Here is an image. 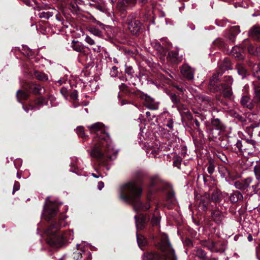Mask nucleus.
Returning a JSON list of instances; mask_svg holds the SVG:
<instances>
[{"instance_id":"4c0bfd02","label":"nucleus","mask_w":260,"mask_h":260,"mask_svg":"<svg viewBox=\"0 0 260 260\" xmlns=\"http://www.w3.org/2000/svg\"><path fill=\"white\" fill-rule=\"evenodd\" d=\"M211 124L213 126L212 127H219V128L222 129V124L218 118H213L211 120Z\"/></svg>"},{"instance_id":"a211bd4d","label":"nucleus","mask_w":260,"mask_h":260,"mask_svg":"<svg viewBox=\"0 0 260 260\" xmlns=\"http://www.w3.org/2000/svg\"><path fill=\"white\" fill-rule=\"evenodd\" d=\"M243 51V48L238 46H235L232 48L231 54L237 60H242L244 58Z\"/></svg>"},{"instance_id":"37998d69","label":"nucleus","mask_w":260,"mask_h":260,"mask_svg":"<svg viewBox=\"0 0 260 260\" xmlns=\"http://www.w3.org/2000/svg\"><path fill=\"white\" fill-rule=\"evenodd\" d=\"M215 165L213 161L210 160L207 167V171L209 174H212L215 171Z\"/></svg>"},{"instance_id":"6e6552de","label":"nucleus","mask_w":260,"mask_h":260,"mask_svg":"<svg viewBox=\"0 0 260 260\" xmlns=\"http://www.w3.org/2000/svg\"><path fill=\"white\" fill-rule=\"evenodd\" d=\"M127 24L128 29L133 35H137L139 32L141 23L138 19H136L135 14H132L128 16Z\"/></svg>"},{"instance_id":"603ef678","label":"nucleus","mask_w":260,"mask_h":260,"mask_svg":"<svg viewBox=\"0 0 260 260\" xmlns=\"http://www.w3.org/2000/svg\"><path fill=\"white\" fill-rule=\"evenodd\" d=\"M125 72L129 75H132L134 73L133 68L131 66L127 65H125Z\"/></svg>"},{"instance_id":"6ab92c4d","label":"nucleus","mask_w":260,"mask_h":260,"mask_svg":"<svg viewBox=\"0 0 260 260\" xmlns=\"http://www.w3.org/2000/svg\"><path fill=\"white\" fill-rule=\"evenodd\" d=\"M168 60L175 64H178L182 61V57L179 56L178 51H171L169 52Z\"/></svg>"},{"instance_id":"f257e3e1","label":"nucleus","mask_w":260,"mask_h":260,"mask_svg":"<svg viewBox=\"0 0 260 260\" xmlns=\"http://www.w3.org/2000/svg\"><path fill=\"white\" fill-rule=\"evenodd\" d=\"M91 133H95L93 145L90 151L87 149L91 157L98 159L107 157L111 160L115 159L117 150L113 147L111 139L108 133H106L104 124L101 122H96L87 126Z\"/></svg>"},{"instance_id":"dca6fc26","label":"nucleus","mask_w":260,"mask_h":260,"mask_svg":"<svg viewBox=\"0 0 260 260\" xmlns=\"http://www.w3.org/2000/svg\"><path fill=\"white\" fill-rule=\"evenodd\" d=\"M221 129L219 127H211L208 131V138L212 141L216 142L220 138Z\"/></svg>"},{"instance_id":"5fc2aeb1","label":"nucleus","mask_w":260,"mask_h":260,"mask_svg":"<svg viewBox=\"0 0 260 260\" xmlns=\"http://www.w3.org/2000/svg\"><path fill=\"white\" fill-rule=\"evenodd\" d=\"M20 188V184L17 181H15L14 186H13V194H14V193L18 191Z\"/></svg>"},{"instance_id":"a878e982","label":"nucleus","mask_w":260,"mask_h":260,"mask_svg":"<svg viewBox=\"0 0 260 260\" xmlns=\"http://www.w3.org/2000/svg\"><path fill=\"white\" fill-rule=\"evenodd\" d=\"M35 77L41 81H46L48 80V76L45 73L40 71H35L34 73Z\"/></svg>"},{"instance_id":"69168bd1","label":"nucleus","mask_w":260,"mask_h":260,"mask_svg":"<svg viewBox=\"0 0 260 260\" xmlns=\"http://www.w3.org/2000/svg\"><path fill=\"white\" fill-rule=\"evenodd\" d=\"M104 187V183L103 182H99L98 184V187L99 190H101Z\"/></svg>"},{"instance_id":"393cba45","label":"nucleus","mask_w":260,"mask_h":260,"mask_svg":"<svg viewBox=\"0 0 260 260\" xmlns=\"http://www.w3.org/2000/svg\"><path fill=\"white\" fill-rule=\"evenodd\" d=\"M243 195L239 191H234L230 196V199L232 203H236L243 199Z\"/></svg>"},{"instance_id":"9d476101","label":"nucleus","mask_w":260,"mask_h":260,"mask_svg":"<svg viewBox=\"0 0 260 260\" xmlns=\"http://www.w3.org/2000/svg\"><path fill=\"white\" fill-rule=\"evenodd\" d=\"M248 90V86L245 85L243 89L244 94L241 97L240 103L244 107L251 110L254 107L256 103L253 98L251 99L247 95Z\"/></svg>"},{"instance_id":"f3484780","label":"nucleus","mask_w":260,"mask_h":260,"mask_svg":"<svg viewBox=\"0 0 260 260\" xmlns=\"http://www.w3.org/2000/svg\"><path fill=\"white\" fill-rule=\"evenodd\" d=\"M252 182V179L248 177L245 179L236 181L234 183L235 187L240 190H244L249 187Z\"/></svg>"},{"instance_id":"bb28decb","label":"nucleus","mask_w":260,"mask_h":260,"mask_svg":"<svg viewBox=\"0 0 260 260\" xmlns=\"http://www.w3.org/2000/svg\"><path fill=\"white\" fill-rule=\"evenodd\" d=\"M16 96L19 102L20 100H25L29 96V92L28 91H24L21 90L17 91Z\"/></svg>"},{"instance_id":"cd10ccee","label":"nucleus","mask_w":260,"mask_h":260,"mask_svg":"<svg viewBox=\"0 0 260 260\" xmlns=\"http://www.w3.org/2000/svg\"><path fill=\"white\" fill-rule=\"evenodd\" d=\"M234 151L236 153H243V143L240 140H237L236 143L232 147Z\"/></svg>"},{"instance_id":"7ed1b4c3","label":"nucleus","mask_w":260,"mask_h":260,"mask_svg":"<svg viewBox=\"0 0 260 260\" xmlns=\"http://www.w3.org/2000/svg\"><path fill=\"white\" fill-rule=\"evenodd\" d=\"M142 190L136 181H129L121 185L118 190L120 201L132 205L137 210H148L150 208L149 203L144 204L141 201Z\"/></svg>"},{"instance_id":"8fccbe9b","label":"nucleus","mask_w":260,"mask_h":260,"mask_svg":"<svg viewBox=\"0 0 260 260\" xmlns=\"http://www.w3.org/2000/svg\"><path fill=\"white\" fill-rule=\"evenodd\" d=\"M170 98L172 102L174 104H177L180 102V98L175 93H171Z\"/></svg>"},{"instance_id":"aec40b11","label":"nucleus","mask_w":260,"mask_h":260,"mask_svg":"<svg viewBox=\"0 0 260 260\" xmlns=\"http://www.w3.org/2000/svg\"><path fill=\"white\" fill-rule=\"evenodd\" d=\"M252 98L256 104H260V84L253 82Z\"/></svg>"},{"instance_id":"e433bc0d","label":"nucleus","mask_w":260,"mask_h":260,"mask_svg":"<svg viewBox=\"0 0 260 260\" xmlns=\"http://www.w3.org/2000/svg\"><path fill=\"white\" fill-rule=\"evenodd\" d=\"M206 244H204L205 246H206L211 251H216L217 249L216 248V244L212 241H206Z\"/></svg>"},{"instance_id":"20e7f679","label":"nucleus","mask_w":260,"mask_h":260,"mask_svg":"<svg viewBox=\"0 0 260 260\" xmlns=\"http://www.w3.org/2000/svg\"><path fill=\"white\" fill-rule=\"evenodd\" d=\"M159 247L162 251L161 255L157 253L150 252L143 256V260H177L168 237L166 234H162L161 237V241L159 243Z\"/></svg>"},{"instance_id":"e2e57ef3","label":"nucleus","mask_w":260,"mask_h":260,"mask_svg":"<svg viewBox=\"0 0 260 260\" xmlns=\"http://www.w3.org/2000/svg\"><path fill=\"white\" fill-rule=\"evenodd\" d=\"M254 53V55L260 56V47H256Z\"/></svg>"},{"instance_id":"423d86ee","label":"nucleus","mask_w":260,"mask_h":260,"mask_svg":"<svg viewBox=\"0 0 260 260\" xmlns=\"http://www.w3.org/2000/svg\"><path fill=\"white\" fill-rule=\"evenodd\" d=\"M224 81L226 83H220L213 84L212 80L210 81V85L213 86L215 91H219L221 93L225 98H230L232 94L231 85L233 82V79L231 76H225Z\"/></svg>"},{"instance_id":"0e129e2a","label":"nucleus","mask_w":260,"mask_h":260,"mask_svg":"<svg viewBox=\"0 0 260 260\" xmlns=\"http://www.w3.org/2000/svg\"><path fill=\"white\" fill-rule=\"evenodd\" d=\"M150 150H149L147 152V155H149V156H152V157H155L156 156V153L155 151H154L153 150H151V153H149V151Z\"/></svg>"},{"instance_id":"6e6d98bb","label":"nucleus","mask_w":260,"mask_h":260,"mask_svg":"<svg viewBox=\"0 0 260 260\" xmlns=\"http://www.w3.org/2000/svg\"><path fill=\"white\" fill-rule=\"evenodd\" d=\"M23 109L25 112L28 113L29 110H35L36 108L34 106H32L31 105H29L28 106H26L25 107L23 106Z\"/></svg>"},{"instance_id":"13d9d810","label":"nucleus","mask_w":260,"mask_h":260,"mask_svg":"<svg viewBox=\"0 0 260 260\" xmlns=\"http://www.w3.org/2000/svg\"><path fill=\"white\" fill-rule=\"evenodd\" d=\"M255 48L254 46H253L252 45H249L248 47V51L249 52V53L251 54H252V55H254V51L255 50Z\"/></svg>"},{"instance_id":"79ce46f5","label":"nucleus","mask_w":260,"mask_h":260,"mask_svg":"<svg viewBox=\"0 0 260 260\" xmlns=\"http://www.w3.org/2000/svg\"><path fill=\"white\" fill-rule=\"evenodd\" d=\"M76 133L79 137L82 138H86V136L85 134L84 129L83 126L78 127L76 129Z\"/></svg>"},{"instance_id":"49530a36","label":"nucleus","mask_w":260,"mask_h":260,"mask_svg":"<svg viewBox=\"0 0 260 260\" xmlns=\"http://www.w3.org/2000/svg\"><path fill=\"white\" fill-rule=\"evenodd\" d=\"M196 255L201 258H204L206 257V253L202 249H198L196 251Z\"/></svg>"},{"instance_id":"b1692460","label":"nucleus","mask_w":260,"mask_h":260,"mask_svg":"<svg viewBox=\"0 0 260 260\" xmlns=\"http://www.w3.org/2000/svg\"><path fill=\"white\" fill-rule=\"evenodd\" d=\"M71 47L77 52L82 53L84 51L83 45L78 41L73 40L71 44Z\"/></svg>"},{"instance_id":"ddd939ff","label":"nucleus","mask_w":260,"mask_h":260,"mask_svg":"<svg viewBox=\"0 0 260 260\" xmlns=\"http://www.w3.org/2000/svg\"><path fill=\"white\" fill-rule=\"evenodd\" d=\"M181 73L182 76L188 80H191L194 78V70L188 64H184L180 68Z\"/></svg>"},{"instance_id":"473e14b6","label":"nucleus","mask_w":260,"mask_h":260,"mask_svg":"<svg viewBox=\"0 0 260 260\" xmlns=\"http://www.w3.org/2000/svg\"><path fill=\"white\" fill-rule=\"evenodd\" d=\"M221 196L222 195L220 191L216 190L212 192L211 198L212 201H213L215 203H217L220 202V200L221 198Z\"/></svg>"},{"instance_id":"c756f323","label":"nucleus","mask_w":260,"mask_h":260,"mask_svg":"<svg viewBox=\"0 0 260 260\" xmlns=\"http://www.w3.org/2000/svg\"><path fill=\"white\" fill-rule=\"evenodd\" d=\"M219 173L222 178H226L230 176L229 170L224 166H220L218 168Z\"/></svg>"},{"instance_id":"ea45409f","label":"nucleus","mask_w":260,"mask_h":260,"mask_svg":"<svg viewBox=\"0 0 260 260\" xmlns=\"http://www.w3.org/2000/svg\"><path fill=\"white\" fill-rule=\"evenodd\" d=\"M160 218L158 215H153L151 220V223L153 226H156L159 224Z\"/></svg>"},{"instance_id":"2eb2a0df","label":"nucleus","mask_w":260,"mask_h":260,"mask_svg":"<svg viewBox=\"0 0 260 260\" xmlns=\"http://www.w3.org/2000/svg\"><path fill=\"white\" fill-rule=\"evenodd\" d=\"M144 99L145 102L146 107L150 110H157L159 108V103L156 102L154 99L148 95H145Z\"/></svg>"},{"instance_id":"052dcab7","label":"nucleus","mask_w":260,"mask_h":260,"mask_svg":"<svg viewBox=\"0 0 260 260\" xmlns=\"http://www.w3.org/2000/svg\"><path fill=\"white\" fill-rule=\"evenodd\" d=\"M166 125L170 128V129H172L173 128V121L172 119H169L167 120V123L166 124Z\"/></svg>"},{"instance_id":"72a5a7b5","label":"nucleus","mask_w":260,"mask_h":260,"mask_svg":"<svg viewBox=\"0 0 260 260\" xmlns=\"http://www.w3.org/2000/svg\"><path fill=\"white\" fill-rule=\"evenodd\" d=\"M209 197L208 195H206V197H202L200 200L199 203V207L200 209H199V210H201L203 211H205L208 209L207 208V204H206L204 202V198H207Z\"/></svg>"},{"instance_id":"774afa93","label":"nucleus","mask_w":260,"mask_h":260,"mask_svg":"<svg viewBox=\"0 0 260 260\" xmlns=\"http://www.w3.org/2000/svg\"><path fill=\"white\" fill-rule=\"evenodd\" d=\"M175 87L178 89L179 91H180L181 92H183L185 90V89L182 87H180L179 86H175Z\"/></svg>"},{"instance_id":"1a4fd4ad","label":"nucleus","mask_w":260,"mask_h":260,"mask_svg":"<svg viewBox=\"0 0 260 260\" xmlns=\"http://www.w3.org/2000/svg\"><path fill=\"white\" fill-rule=\"evenodd\" d=\"M142 3H145L148 0H139ZM136 3V0H119L117 5L116 9L119 13L124 15L126 12L128 7L134 6Z\"/></svg>"},{"instance_id":"f8f14e48","label":"nucleus","mask_w":260,"mask_h":260,"mask_svg":"<svg viewBox=\"0 0 260 260\" xmlns=\"http://www.w3.org/2000/svg\"><path fill=\"white\" fill-rule=\"evenodd\" d=\"M256 142L252 139H246L243 143V154L244 153L247 154L252 153L255 149Z\"/></svg>"},{"instance_id":"2f4dec72","label":"nucleus","mask_w":260,"mask_h":260,"mask_svg":"<svg viewBox=\"0 0 260 260\" xmlns=\"http://www.w3.org/2000/svg\"><path fill=\"white\" fill-rule=\"evenodd\" d=\"M104 30L100 29L98 26H94L90 28V32L95 36L103 38Z\"/></svg>"},{"instance_id":"3c124183","label":"nucleus","mask_w":260,"mask_h":260,"mask_svg":"<svg viewBox=\"0 0 260 260\" xmlns=\"http://www.w3.org/2000/svg\"><path fill=\"white\" fill-rule=\"evenodd\" d=\"M254 172L257 179H260V166H255L254 168Z\"/></svg>"},{"instance_id":"9b49d317","label":"nucleus","mask_w":260,"mask_h":260,"mask_svg":"<svg viewBox=\"0 0 260 260\" xmlns=\"http://www.w3.org/2000/svg\"><path fill=\"white\" fill-rule=\"evenodd\" d=\"M136 225L137 229L142 230L144 228L145 224L148 222L149 217L146 214L140 213L135 216Z\"/></svg>"},{"instance_id":"4d7b16f0","label":"nucleus","mask_w":260,"mask_h":260,"mask_svg":"<svg viewBox=\"0 0 260 260\" xmlns=\"http://www.w3.org/2000/svg\"><path fill=\"white\" fill-rule=\"evenodd\" d=\"M119 88L120 89V90L121 91H123V92H127L128 91V89H127V86L124 84V83H121L119 86Z\"/></svg>"},{"instance_id":"c9c22d12","label":"nucleus","mask_w":260,"mask_h":260,"mask_svg":"<svg viewBox=\"0 0 260 260\" xmlns=\"http://www.w3.org/2000/svg\"><path fill=\"white\" fill-rule=\"evenodd\" d=\"M137 242L139 246L142 248V247L145 245L146 243V240L145 238L141 235H137Z\"/></svg>"},{"instance_id":"4468645a","label":"nucleus","mask_w":260,"mask_h":260,"mask_svg":"<svg viewBox=\"0 0 260 260\" xmlns=\"http://www.w3.org/2000/svg\"><path fill=\"white\" fill-rule=\"evenodd\" d=\"M58 204L55 200H51L50 197H48L46 199L44 205L46 211H56L59 210Z\"/></svg>"},{"instance_id":"412c9836","label":"nucleus","mask_w":260,"mask_h":260,"mask_svg":"<svg viewBox=\"0 0 260 260\" xmlns=\"http://www.w3.org/2000/svg\"><path fill=\"white\" fill-rule=\"evenodd\" d=\"M27 87L31 90L32 93L35 94H41L45 91L43 87L41 85L34 83H28Z\"/></svg>"},{"instance_id":"f704fd0d","label":"nucleus","mask_w":260,"mask_h":260,"mask_svg":"<svg viewBox=\"0 0 260 260\" xmlns=\"http://www.w3.org/2000/svg\"><path fill=\"white\" fill-rule=\"evenodd\" d=\"M222 70H228L231 69V62L228 58L224 59L220 65Z\"/></svg>"},{"instance_id":"7c9ffc66","label":"nucleus","mask_w":260,"mask_h":260,"mask_svg":"<svg viewBox=\"0 0 260 260\" xmlns=\"http://www.w3.org/2000/svg\"><path fill=\"white\" fill-rule=\"evenodd\" d=\"M237 69L238 74L242 76V79L245 77L247 75V71L243 64L241 63L237 64Z\"/></svg>"},{"instance_id":"0eeeda50","label":"nucleus","mask_w":260,"mask_h":260,"mask_svg":"<svg viewBox=\"0 0 260 260\" xmlns=\"http://www.w3.org/2000/svg\"><path fill=\"white\" fill-rule=\"evenodd\" d=\"M77 248L80 251L74 253V258L75 260H82L83 258L84 259H86V260H90L91 259L90 253L89 251L86 252V251L88 250V249L93 250V247L83 242L80 244H77Z\"/></svg>"},{"instance_id":"c03bdc74","label":"nucleus","mask_w":260,"mask_h":260,"mask_svg":"<svg viewBox=\"0 0 260 260\" xmlns=\"http://www.w3.org/2000/svg\"><path fill=\"white\" fill-rule=\"evenodd\" d=\"M237 35L234 34L229 30V32L226 34L225 37L232 43H234L236 40Z\"/></svg>"},{"instance_id":"de8ad7c7","label":"nucleus","mask_w":260,"mask_h":260,"mask_svg":"<svg viewBox=\"0 0 260 260\" xmlns=\"http://www.w3.org/2000/svg\"><path fill=\"white\" fill-rule=\"evenodd\" d=\"M229 31L234 34L237 35L240 32V26L239 25L232 26L230 29Z\"/></svg>"},{"instance_id":"c85d7f7f","label":"nucleus","mask_w":260,"mask_h":260,"mask_svg":"<svg viewBox=\"0 0 260 260\" xmlns=\"http://www.w3.org/2000/svg\"><path fill=\"white\" fill-rule=\"evenodd\" d=\"M47 101L44 97H40L35 101V107L36 109L39 110L44 105L47 104Z\"/></svg>"},{"instance_id":"680f3d73","label":"nucleus","mask_w":260,"mask_h":260,"mask_svg":"<svg viewBox=\"0 0 260 260\" xmlns=\"http://www.w3.org/2000/svg\"><path fill=\"white\" fill-rule=\"evenodd\" d=\"M60 92L64 96H67V89L66 88H61L60 89Z\"/></svg>"},{"instance_id":"f03ea898","label":"nucleus","mask_w":260,"mask_h":260,"mask_svg":"<svg viewBox=\"0 0 260 260\" xmlns=\"http://www.w3.org/2000/svg\"><path fill=\"white\" fill-rule=\"evenodd\" d=\"M51 221L53 223L49 226L48 229L45 231L46 235V241L48 245L53 247H59L66 242H69L73 239L74 234L73 231L68 230L64 233L59 231V229L67 224L65 220V216L61 214L57 217L56 221V212H43L42 218Z\"/></svg>"},{"instance_id":"a19ab883","label":"nucleus","mask_w":260,"mask_h":260,"mask_svg":"<svg viewBox=\"0 0 260 260\" xmlns=\"http://www.w3.org/2000/svg\"><path fill=\"white\" fill-rule=\"evenodd\" d=\"M151 44L154 48L159 52H161L163 50V47L156 41H153L151 42Z\"/></svg>"},{"instance_id":"338daca9","label":"nucleus","mask_w":260,"mask_h":260,"mask_svg":"<svg viewBox=\"0 0 260 260\" xmlns=\"http://www.w3.org/2000/svg\"><path fill=\"white\" fill-rule=\"evenodd\" d=\"M102 47L101 46H98L96 48H93V50L95 52H100L101 51Z\"/></svg>"},{"instance_id":"5701e85b","label":"nucleus","mask_w":260,"mask_h":260,"mask_svg":"<svg viewBox=\"0 0 260 260\" xmlns=\"http://www.w3.org/2000/svg\"><path fill=\"white\" fill-rule=\"evenodd\" d=\"M248 63L251 68L253 77L260 81V76L258 74V72H260V64L253 63L251 61H249Z\"/></svg>"},{"instance_id":"a18cd8bd","label":"nucleus","mask_w":260,"mask_h":260,"mask_svg":"<svg viewBox=\"0 0 260 260\" xmlns=\"http://www.w3.org/2000/svg\"><path fill=\"white\" fill-rule=\"evenodd\" d=\"M220 212H212L211 214V218L212 220H214L216 222H219L220 221Z\"/></svg>"},{"instance_id":"bf43d9fd","label":"nucleus","mask_w":260,"mask_h":260,"mask_svg":"<svg viewBox=\"0 0 260 260\" xmlns=\"http://www.w3.org/2000/svg\"><path fill=\"white\" fill-rule=\"evenodd\" d=\"M215 45L218 46L219 47H221L223 45V42L221 39H217L215 40L213 42Z\"/></svg>"},{"instance_id":"864d4df0","label":"nucleus","mask_w":260,"mask_h":260,"mask_svg":"<svg viewBox=\"0 0 260 260\" xmlns=\"http://www.w3.org/2000/svg\"><path fill=\"white\" fill-rule=\"evenodd\" d=\"M85 42L90 45H93L95 44L94 41L90 37L87 36L85 39Z\"/></svg>"},{"instance_id":"4be33fe9","label":"nucleus","mask_w":260,"mask_h":260,"mask_svg":"<svg viewBox=\"0 0 260 260\" xmlns=\"http://www.w3.org/2000/svg\"><path fill=\"white\" fill-rule=\"evenodd\" d=\"M249 36L254 40H258L260 39V26H253L248 32Z\"/></svg>"},{"instance_id":"39448f33","label":"nucleus","mask_w":260,"mask_h":260,"mask_svg":"<svg viewBox=\"0 0 260 260\" xmlns=\"http://www.w3.org/2000/svg\"><path fill=\"white\" fill-rule=\"evenodd\" d=\"M161 186H164V190L167 191L166 203L164 204L163 210H173L174 207L176 206L177 203L174 190L171 186L169 184H165L160 182L157 179L152 180L150 187L151 190L154 189H158Z\"/></svg>"},{"instance_id":"09e8293b","label":"nucleus","mask_w":260,"mask_h":260,"mask_svg":"<svg viewBox=\"0 0 260 260\" xmlns=\"http://www.w3.org/2000/svg\"><path fill=\"white\" fill-rule=\"evenodd\" d=\"M40 18L48 19L52 16V14L49 12H42L39 13Z\"/></svg>"},{"instance_id":"58836bf2","label":"nucleus","mask_w":260,"mask_h":260,"mask_svg":"<svg viewBox=\"0 0 260 260\" xmlns=\"http://www.w3.org/2000/svg\"><path fill=\"white\" fill-rule=\"evenodd\" d=\"M233 116L235 119L238 120L239 121L244 124H246L245 117L244 116H243L242 115H241L236 112L233 113Z\"/></svg>"}]
</instances>
